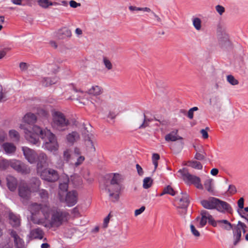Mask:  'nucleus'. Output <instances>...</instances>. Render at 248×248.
<instances>
[{"label":"nucleus","mask_w":248,"mask_h":248,"mask_svg":"<svg viewBox=\"0 0 248 248\" xmlns=\"http://www.w3.org/2000/svg\"><path fill=\"white\" fill-rule=\"evenodd\" d=\"M69 177L67 175H64L60 179L58 193L61 192L62 195H65L68 187Z\"/></svg>","instance_id":"obj_18"},{"label":"nucleus","mask_w":248,"mask_h":248,"mask_svg":"<svg viewBox=\"0 0 248 248\" xmlns=\"http://www.w3.org/2000/svg\"><path fill=\"white\" fill-rule=\"evenodd\" d=\"M218 170L217 169H213L211 170V174L213 176H216L217 174Z\"/></svg>","instance_id":"obj_62"},{"label":"nucleus","mask_w":248,"mask_h":248,"mask_svg":"<svg viewBox=\"0 0 248 248\" xmlns=\"http://www.w3.org/2000/svg\"><path fill=\"white\" fill-rule=\"evenodd\" d=\"M22 150L25 158L31 164L36 162L37 154L34 150L27 147H22Z\"/></svg>","instance_id":"obj_13"},{"label":"nucleus","mask_w":248,"mask_h":248,"mask_svg":"<svg viewBox=\"0 0 248 248\" xmlns=\"http://www.w3.org/2000/svg\"><path fill=\"white\" fill-rule=\"evenodd\" d=\"M9 160L4 158H0V169L5 170L10 166Z\"/></svg>","instance_id":"obj_39"},{"label":"nucleus","mask_w":248,"mask_h":248,"mask_svg":"<svg viewBox=\"0 0 248 248\" xmlns=\"http://www.w3.org/2000/svg\"><path fill=\"white\" fill-rule=\"evenodd\" d=\"M5 153L8 155H12L15 153L16 151V146L12 143L5 142L2 145Z\"/></svg>","instance_id":"obj_26"},{"label":"nucleus","mask_w":248,"mask_h":248,"mask_svg":"<svg viewBox=\"0 0 248 248\" xmlns=\"http://www.w3.org/2000/svg\"><path fill=\"white\" fill-rule=\"evenodd\" d=\"M58 81V78L56 77H42L40 79V82L42 86L47 87L56 84Z\"/></svg>","instance_id":"obj_21"},{"label":"nucleus","mask_w":248,"mask_h":248,"mask_svg":"<svg viewBox=\"0 0 248 248\" xmlns=\"http://www.w3.org/2000/svg\"><path fill=\"white\" fill-rule=\"evenodd\" d=\"M160 156L158 154L154 153L152 155V162L155 166V170L158 166L157 161L159 159Z\"/></svg>","instance_id":"obj_44"},{"label":"nucleus","mask_w":248,"mask_h":248,"mask_svg":"<svg viewBox=\"0 0 248 248\" xmlns=\"http://www.w3.org/2000/svg\"><path fill=\"white\" fill-rule=\"evenodd\" d=\"M216 210L218 211L224 213L225 212L229 213H232V209L231 205L226 202L221 201L218 199V202H217Z\"/></svg>","instance_id":"obj_17"},{"label":"nucleus","mask_w":248,"mask_h":248,"mask_svg":"<svg viewBox=\"0 0 248 248\" xmlns=\"http://www.w3.org/2000/svg\"><path fill=\"white\" fill-rule=\"evenodd\" d=\"M215 9L216 11L220 16H221L225 12V8L220 5H217L216 6Z\"/></svg>","instance_id":"obj_52"},{"label":"nucleus","mask_w":248,"mask_h":248,"mask_svg":"<svg viewBox=\"0 0 248 248\" xmlns=\"http://www.w3.org/2000/svg\"><path fill=\"white\" fill-rule=\"evenodd\" d=\"M201 214L202 217L208 219L209 222H211L212 221V216L209 215L207 211L205 210L202 211Z\"/></svg>","instance_id":"obj_46"},{"label":"nucleus","mask_w":248,"mask_h":248,"mask_svg":"<svg viewBox=\"0 0 248 248\" xmlns=\"http://www.w3.org/2000/svg\"><path fill=\"white\" fill-rule=\"evenodd\" d=\"M103 63L105 68L108 70H110L113 68V65L110 61L106 57L103 58Z\"/></svg>","instance_id":"obj_38"},{"label":"nucleus","mask_w":248,"mask_h":248,"mask_svg":"<svg viewBox=\"0 0 248 248\" xmlns=\"http://www.w3.org/2000/svg\"><path fill=\"white\" fill-rule=\"evenodd\" d=\"M23 129L26 139L30 143L37 145L39 143L38 136L43 140L42 148L51 152L58 150L59 145L55 135L47 128L42 129L38 126H34L32 133L28 128L24 125L20 126Z\"/></svg>","instance_id":"obj_2"},{"label":"nucleus","mask_w":248,"mask_h":248,"mask_svg":"<svg viewBox=\"0 0 248 248\" xmlns=\"http://www.w3.org/2000/svg\"><path fill=\"white\" fill-rule=\"evenodd\" d=\"M145 209V207L144 206H141L140 208L136 209L135 211V216H138L142 213Z\"/></svg>","instance_id":"obj_55"},{"label":"nucleus","mask_w":248,"mask_h":248,"mask_svg":"<svg viewBox=\"0 0 248 248\" xmlns=\"http://www.w3.org/2000/svg\"><path fill=\"white\" fill-rule=\"evenodd\" d=\"M190 230L192 233L196 237H199L200 235L199 232L196 230L195 227L193 224H190Z\"/></svg>","instance_id":"obj_48"},{"label":"nucleus","mask_w":248,"mask_h":248,"mask_svg":"<svg viewBox=\"0 0 248 248\" xmlns=\"http://www.w3.org/2000/svg\"><path fill=\"white\" fill-rule=\"evenodd\" d=\"M10 166L18 172L22 173H28L30 172V169L25 164L22 163L20 161L12 159L9 160Z\"/></svg>","instance_id":"obj_10"},{"label":"nucleus","mask_w":248,"mask_h":248,"mask_svg":"<svg viewBox=\"0 0 248 248\" xmlns=\"http://www.w3.org/2000/svg\"><path fill=\"white\" fill-rule=\"evenodd\" d=\"M120 176L118 174H115L111 179L109 185H120Z\"/></svg>","instance_id":"obj_42"},{"label":"nucleus","mask_w":248,"mask_h":248,"mask_svg":"<svg viewBox=\"0 0 248 248\" xmlns=\"http://www.w3.org/2000/svg\"><path fill=\"white\" fill-rule=\"evenodd\" d=\"M9 222L13 227H17L20 225V219L19 217L15 215L9 214Z\"/></svg>","instance_id":"obj_29"},{"label":"nucleus","mask_w":248,"mask_h":248,"mask_svg":"<svg viewBox=\"0 0 248 248\" xmlns=\"http://www.w3.org/2000/svg\"><path fill=\"white\" fill-rule=\"evenodd\" d=\"M52 121L51 125L53 128L60 131L66 129L69 124L68 120L66 119L64 114L60 111H54L52 113Z\"/></svg>","instance_id":"obj_5"},{"label":"nucleus","mask_w":248,"mask_h":248,"mask_svg":"<svg viewBox=\"0 0 248 248\" xmlns=\"http://www.w3.org/2000/svg\"><path fill=\"white\" fill-rule=\"evenodd\" d=\"M178 172L182 175L184 180L188 185L193 184L197 188L200 189H203V186L201 183V179L199 177L190 174L185 169L180 170Z\"/></svg>","instance_id":"obj_6"},{"label":"nucleus","mask_w":248,"mask_h":248,"mask_svg":"<svg viewBox=\"0 0 248 248\" xmlns=\"http://www.w3.org/2000/svg\"><path fill=\"white\" fill-rule=\"evenodd\" d=\"M69 5H70V7L74 8H76L80 6V5H81L80 3H78L73 0H71L70 1Z\"/></svg>","instance_id":"obj_57"},{"label":"nucleus","mask_w":248,"mask_h":248,"mask_svg":"<svg viewBox=\"0 0 248 248\" xmlns=\"http://www.w3.org/2000/svg\"><path fill=\"white\" fill-rule=\"evenodd\" d=\"M88 93L95 96L99 95L102 93V90L98 86H93L88 90Z\"/></svg>","instance_id":"obj_30"},{"label":"nucleus","mask_w":248,"mask_h":248,"mask_svg":"<svg viewBox=\"0 0 248 248\" xmlns=\"http://www.w3.org/2000/svg\"><path fill=\"white\" fill-rule=\"evenodd\" d=\"M59 199L61 202H65L68 206L74 205L78 201V194L75 191H70L65 195H62L59 192Z\"/></svg>","instance_id":"obj_9"},{"label":"nucleus","mask_w":248,"mask_h":248,"mask_svg":"<svg viewBox=\"0 0 248 248\" xmlns=\"http://www.w3.org/2000/svg\"><path fill=\"white\" fill-rule=\"evenodd\" d=\"M18 195L23 199H28L33 193L24 182H21L18 186Z\"/></svg>","instance_id":"obj_12"},{"label":"nucleus","mask_w":248,"mask_h":248,"mask_svg":"<svg viewBox=\"0 0 248 248\" xmlns=\"http://www.w3.org/2000/svg\"><path fill=\"white\" fill-rule=\"evenodd\" d=\"M38 114L39 115L43 116V117H46L48 115V112L46 111V110L44 109H40L38 110Z\"/></svg>","instance_id":"obj_56"},{"label":"nucleus","mask_w":248,"mask_h":248,"mask_svg":"<svg viewBox=\"0 0 248 248\" xmlns=\"http://www.w3.org/2000/svg\"><path fill=\"white\" fill-rule=\"evenodd\" d=\"M36 121L37 117L35 114L32 113H28L23 118V123L20 124L19 127L21 129L20 127L21 125H26L32 133H33L32 128L34 126L37 125H34L32 127H31L30 125L35 124ZM22 130L23 129H22Z\"/></svg>","instance_id":"obj_11"},{"label":"nucleus","mask_w":248,"mask_h":248,"mask_svg":"<svg viewBox=\"0 0 248 248\" xmlns=\"http://www.w3.org/2000/svg\"><path fill=\"white\" fill-rule=\"evenodd\" d=\"M236 187L234 185H230L229 186L228 192L230 194L232 195L236 192Z\"/></svg>","instance_id":"obj_54"},{"label":"nucleus","mask_w":248,"mask_h":248,"mask_svg":"<svg viewBox=\"0 0 248 248\" xmlns=\"http://www.w3.org/2000/svg\"><path fill=\"white\" fill-rule=\"evenodd\" d=\"M39 195L42 201H46L48 198V193L47 191L44 189L38 191Z\"/></svg>","instance_id":"obj_40"},{"label":"nucleus","mask_w":248,"mask_h":248,"mask_svg":"<svg viewBox=\"0 0 248 248\" xmlns=\"http://www.w3.org/2000/svg\"><path fill=\"white\" fill-rule=\"evenodd\" d=\"M37 173L42 179L50 182L57 181L59 177L57 171L51 168L42 169Z\"/></svg>","instance_id":"obj_8"},{"label":"nucleus","mask_w":248,"mask_h":248,"mask_svg":"<svg viewBox=\"0 0 248 248\" xmlns=\"http://www.w3.org/2000/svg\"><path fill=\"white\" fill-rule=\"evenodd\" d=\"M136 169L138 171V174L140 175H142L143 174V171L142 168L139 164L136 165Z\"/></svg>","instance_id":"obj_60"},{"label":"nucleus","mask_w":248,"mask_h":248,"mask_svg":"<svg viewBox=\"0 0 248 248\" xmlns=\"http://www.w3.org/2000/svg\"><path fill=\"white\" fill-rule=\"evenodd\" d=\"M209 128L206 127L205 129H202L200 130V133L202 134V138L204 139H206L208 138V131Z\"/></svg>","instance_id":"obj_47"},{"label":"nucleus","mask_w":248,"mask_h":248,"mask_svg":"<svg viewBox=\"0 0 248 248\" xmlns=\"http://www.w3.org/2000/svg\"><path fill=\"white\" fill-rule=\"evenodd\" d=\"M57 35L59 39H64L71 37L72 33L69 29L64 27L58 31Z\"/></svg>","instance_id":"obj_27"},{"label":"nucleus","mask_w":248,"mask_h":248,"mask_svg":"<svg viewBox=\"0 0 248 248\" xmlns=\"http://www.w3.org/2000/svg\"><path fill=\"white\" fill-rule=\"evenodd\" d=\"M38 4L40 6L44 8H47L49 6H56L59 5L57 2H51L49 0H38Z\"/></svg>","instance_id":"obj_28"},{"label":"nucleus","mask_w":248,"mask_h":248,"mask_svg":"<svg viewBox=\"0 0 248 248\" xmlns=\"http://www.w3.org/2000/svg\"><path fill=\"white\" fill-rule=\"evenodd\" d=\"M36 161H37V172H40L44 167L47 166L48 157L45 153L41 152L38 155H37Z\"/></svg>","instance_id":"obj_14"},{"label":"nucleus","mask_w":248,"mask_h":248,"mask_svg":"<svg viewBox=\"0 0 248 248\" xmlns=\"http://www.w3.org/2000/svg\"><path fill=\"white\" fill-rule=\"evenodd\" d=\"M165 194H169L172 196H174L175 192L170 186H168L164 189L163 192L160 194V196H162Z\"/></svg>","instance_id":"obj_43"},{"label":"nucleus","mask_w":248,"mask_h":248,"mask_svg":"<svg viewBox=\"0 0 248 248\" xmlns=\"http://www.w3.org/2000/svg\"><path fill=\"white\" fill-rule=\"evenodd\" d=\"M175 203L177 208L179 209L180 214L182 215H185L189 203L188 195L186 193H181V196L175 199Z\"/></svg>","instance_id":"obj_7"},{"label":"nucleus","mask_w":248,"mask_h":248,"mask_svg":"<svg viewBox=\"0 0 248 248\" xmlns=\"http://www.w3.org/2000/svg\"><path fill=\"white\" fill-rule=\"evenodd\" d=\"M77 158V161L73 164L75 167L81 165L85 160V157L81 155V151L79 148L75 147L74 149L73 155L69 149H66L63 152L62 158L64 162L71 163V160Z\"/></svg>","instance_id":"obj_4"},{"label":"nucleus","mask_w":248,"mask_h":248,"mask_svg":"<svg viewBox=\"0 0 248 248\" xmlns=\"http://www.w3.org/2000/svg\"><path fill=\"white\" fill-rule=\"evenodd\" d=\"M7 186L11 191L16 190L17 185V180L12 176H8L6 178Z\"/></svg>","instance_id":"obj_22"},{"label":"nucleus","mask_w":248,"mask_h":248,"mask_svg":"<svg viewBox=\"0 0 248 248\" xmlns=\"http://www.w3.org/2000/svg\"><path fill=\"white\" fill-rule=\"evenodd\" d=\"M244 200L243 198H241L238 201V206L241 209H243L244 208Z\"/></svg>","instance_id":"obj_61"},{"label":"nucleus","mask_w":248,"mask_h":248,"mask_svg":"<svg viewBox=\"0 0 248 248\" xmlns=\"http://www.w3.org/2000/svg\"><path fill=\"white\" fill-rule=\"evenodd\" d=\"M55 65L54 64H50L47 66V67L44 68V71L46 72H47L48 74H50V73H53L55 70Z\"/></svg>","instance_id":"obj_50"},{"label":"nucleus","mask_w":248,"mask_h":248,"mask_svg":"<svg viewBox=\"0 0 248 248\" xmlns=\"http://www.w3.org/2000/svg\"><path fill=\"white\" fill-rule=\"evenodd\" d=\"M80 139V135L77 131H72L69 133L66 136V140L67 142L70 144L73 145L75 142H77Z\"/></svg>","instance_id":"obj_20"},{"label":"nucleus","mask_w":248,"mask_h":248,"mask_svg":"<svg viewBox=\"0 0 248 248\" xmlns=\"http://www.w3.org/2000/svg\"><path fill=\"white\" fill-rule=\"evenodd\" d=\"M227 81L232 85H236L238 84V81L236 80L233 76L232 75H228L227 77Z\"/></svg>","instance_id":"obj_45"},{"label":"nucleus","mask_w":248,"mask_h":248,"mask_svg":"<svg viewBox=\"0 0 248 248\" xmlns=\"http://www.w3.org/2000/svg\"><path fill=\"white\" fill-rule=\"evenodd\" d=\"M10 234L14 239L16 248H25V244L23 238L14 230L10 231Z\"/></svg>","instance_id":"obj_15"},{"label":"nucleus","mask_w":248,"mask_h":248,"mask_svg":"<svg viewBox=\"0 0 248 248\" xmlns=\"http://www.w3.org/2000/svg\"><path fill=\"white\" fill-rule=\"evenodd\" d=\"M153 184V180L151 177H146L143 181V187L145 189L150 187Z\"/></svg>","instance_id":"obj_37"},{"label":"nucleus","mask_w":248,"mask_h":248,"mask_svg":"<svg viewBox=\"0 0 248 248\" xmlns=\"http://www.w3.org/2000/svg\"><path fill=\"white\" fill-rule=\"evenodd\" d=\"M189 166L198 170H201L202 168V166L200 162L197 161H191L188 162Z\"/></svg>","instance_id":"obj_41"},{"label":"nucleus","mask_w":248,"mask_h":248,"mask_svg":"<svg viewBox=\"0 0 248 248\" xmlns=\"http://www.w3.org/2000/svg\"><path fill=\"white\" fill-rule=\"evenodd\" d=\"M116 116V114L115 113L110 112L108 115V117L111 119H113L115 118Z\"/></svg>","instance_id":"obj_63"},{"label":"nucleus","mask_w":248,"mask_h":248,"mask_svg":"<svg viewBox=\"0 0 248 248\" xmlns=\"http://www.w3.org/2000/svg\"><path fill=\"white\" fill-rule=\"evenodd\" d=\"M217 222L220 227L226 230L229 231L232 229L233 244L234 246H236L241 240V231H242L243 233L246 232V226L240 221H239L237 225L234 226L233 228L232 224L227 220H218Z\"/></svg>","instance_id":"obj_3"},{"label":"nucleus","mask_w":248,"mask_h":248,"mask_svg":"<svg viewBox=\"0 0 248 248\" xmlns=\"http://www.w3.org/2000/svg\"><path fill=\"white\" fill-rule=\"evenodd\" d=\"M30 187L32 192H37L38 191L40 185V180L37 178H32L30 181Z\"/></svg>","instance_id":"obj_25"},{"label":"nucleus","mask_w":248,"mask_h":248,"mask_svg":"<svg viewBox=\"0 0 248 248\" xmlns=\"http://www.w3.org/2000/svg\"><path fill=\"white\" fill-rule=\"evenodd\" d=\"M19 67L21 71H25L28 69V65L25 62H21L19 64Z\"/></svg>","instance_id":"obj_59"},{"label":"nucleus","mask_w":248,"mask_h":248,"mask_svg":"<svg viewBox=\"0 0 248 248\" xmlns=\"http://www.w3.org/2000/svg\"><path fill=\"white\" fill-rule=\"evenodd\" d=\"M117 186L122 187L121 185H109L107 188L108 192H110V191H112V192H115L114 187H116Z\"/></svg>","instance_id":"obj_58"},{"label":"nucleus","mask_w":248,"mask_h":248,"mask_svg":"<svg viewBox=\"0 0 248 248\" xmlns=\"http://www.w3.org/2000/svg\"><path fill=\"white\" fill-rule=\"evenodd\" d=\"M114 193L111 191L110 192H108L109 199L112 202H116L119 201L120 195L122 191V187L117 186L114 187Z\"/></svg>","instance_id":"obj_24"},{"label":"nucleus","mask_w":248,"mask_h":248,"mask_svg":"<svg viewBox=\"0 0 248 248\" xmlns=\"http://www.w3.org/2000/svg\"><path fill=\"white\" fill-rule=\"evenodd\" d=\"M9 136L11 140L14 141H18L19 140L20 135L16 130H10L9 131Z\"/></svg>","instance_id":"obj_32"},{"label":"nucleus","mask_w":248,"mask_h":248,"mask_svg":"<svg viewBox=\"0 0 248 248\" xmlns=\"http://www.w3.org/2000/svg\"><path fill=\"white\" fill-rule=\"evenodd\" d=\"M31 220L47 228L59 227L68 220L69 214L59 209H52L47 204L33 203L31 205Z\"/></svg>","instance_id":"obj_1"},{"label":"nucleus","mask_w":248,"mask_h":248,"mask_svg":"<svg viewBox=\"0 0 248 248\" xmlns=\"http://www.w3.org/2000/svg\"><path fill=\"white\" fill-rule=\"evenodd\" d=\"M129 10L131 12L133 11H143V12H151V9L149 8L148 7H137L136 6H130L128 7Z\"/></svg>","instance_id":"obj_35"},{"label":"nucleus","mask_w":248,"mask_h":248,"mask_svg":"<svg viewBox=\"0 0 248 248\" xmlns=\"http://www.w3.org/2000/svg\"><path fill=\"white\" fill-rule=\"evenodd\" d=\"M142 119L143 120V122L142 124L139 126L140 128H144L147 127L149 124V120H146L145 114H143L142 116Z\"/></svg>","instance_id":"obj_49"},{"label":"nucleus","mask_w":248,"mask_h":248,"mask_svg":"<svg viewBox=\"0 0 248 248\" xmlns=\"http://www.w3.org/2000/svg\"><path fill=\"white\" fill-rule=\"evenodd\" d=\"M218 199L215 197H210L207 200L201 201L202 206L207 209H216Z\"/></svg>","instance_id":"obj_16"},{"label":"nucleus","mask_w":248,"mask_h":248,"mask_svg":"<svg viewBox=\"0 0 248 248\" xmlns=\"http://www.w3.org/2000/svg\"><path fill=\"white\" fill-rule=\"evenodd\" d=\"M204 186L206 189L209 192H213V180L211 179H206L204 183Z\"/></svg>","instance_id":"obj_34"},{"label":"nucleus","mask_w":248,"mask_h":248,"mask_svg":"<svg viewBox=\"0 0 248 248\" xmlns=\"http://www.w3.org/2000/svg\"><path fill=\"white\" fill-rule=\"evenodd\" d=\"M6 133L2 130L0 129V143L3 142L6 139Z\"/></svg>","instance_id":"obj_53"},{"label":"nucleus","mask_w":248,"mask_h":248,"mask_svg":"<svg viewBox=\"0 0 248 248\" xmlns=\"http://www.w3.org/2000/svg\"><path fill=\"white\" fill-rule=\"evenodd\" d=\"M192 20L195 29L197 31H200L202 28L201 19L198 17H193Z\"/></svg>","instance_id":"obj_33"},{"label":"nucleus","mask_w":248,"mask_h":248,"mask_svg":"<svg viewBox=\"0 0 248 248\" xmlns=\"http://www.w3.org/2000/svg\"><path fill=\"white\" fill-rule=\"evenodd\" d=\"M205 153L204 152L202 153H197L195 155V158L199 160H203L204 159L205 157Z\"/></svg>","instance_id":"obj_51"},{"label":"nucleus","mask_w":248,"mask_h":248,"mask_svg":"<svg viewBox=\"0 0 248 248\" xmlns=\"http://www.w3.org/2000/svg\"><path fill=\"white\" fill-rule=\"evenodd\" d=\"M187 116L190 119H193V111H192V110L189 109L188 110V114H187Z\"/></svg>","instance_id":"obj_64"},{"label":"nucleus","mask_w":248,"mask_h":248,"mask_svg":"<svg viewBox=\"0 0 248 248\" xmlns=\"http://www.w3.org/2000/svg\"><path fill=\"white\" fill-rule=\"evenodd\" d=\"M208 219L203 217H197L195 222L197 223V226L199 228L203 227L206 224Z\"/></svg>","instance_id":"obj_36"},{"label":"nucleus","mask_w":248,"mask_h":248,"mask_svg":"<svg viewBox=\"0 0 248 248\" xmlns=\"http://www.w3.org/2000/svg\"><path fill=\"white\" fill-rule=\"evenodd\" d=\"M84 140L85 142V144L87 145V147L88 148V149L90 150L91 151L95 152V148L93 145V142L91 140V138L90 137L89 135H88L87 136H85L84 137Z\"/></svg>","instance_id":"obj_31"},{"label":"nucleus","mask_w":248,"mask_h":248,"mask_svg":"<svg viewBox=\"0 0 248 248\" xmlns=\"http://www.w3.org/2000/svg\"><path fill=\"white\" fill-rule=\"evenodd\" d=\"M177 130H174L168 134H167L165 137L167 141H175L177 140H182L183 138L179 136Z\"/></svg>","instance_id":"obj_23"},{"label":"nucleus","mask_w":248,"mask_h":248,"mask_svg":"<svg viewBox=\"0 0 248 248\" xmlns=\"http://www.w3.org/2000/svg\"><path fill=\"white\" fill-rule=\"evenodd\" d=\"M44 232L39 228L31 230L30 233L28 235L27 238L28 241L34 239H42L44 236Z\"/></svg>","instance_id":"obj_19"}]
</instances>
